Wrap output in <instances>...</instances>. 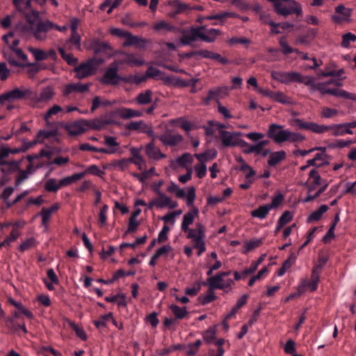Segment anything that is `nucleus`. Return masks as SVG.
<instances>
[{"mask_svg":"<svg viewBox=\"0 0 356 356\" xmlns=\"http://www.w3.org/2000/svg\"><path fill=\"white\" fill-rule=\"evenodd\" d=\"M302 75L297 72H279L273 71L271 77L282 83H300Z\"/></svg>","mask_w":356,"mask_h":356,"instance_id":"nucleus-5","label":"nucleus"},{"mask_svg":"<svg viewBox=\"0 0 356 356\" xmlns=\"http://www.w3.org/2000/svg\"><path fill=\"white\" fill-rule=\"evenodd\" d=\"M339 114V111L329 107H323L321 111V116L323 118H332Z\"/></svg>","mask_w":356,"mask_h":356,"instance_id":"nucleus-50","label":"nucleus"},{"mask_svg":"<svg viewBox=\"0 0 356 356\" xmlns=\"http://www.w3.org/2000/svg\"><path fill=\"white\" fill-rule=\"evenodd\" d=\"M294 124L300 129L309 130L318 134H323L327 131H332V135L334 136L353 134L352 130L347 128L346 123L324 125L318 124L313 122H307L300 118H296L294 120Z\"/></svg>","mask_w":356,"mask_h":356,"instance_id":"nucleus-1","label":"nucleus"},{"mask_svg":"<svg viewBox=\"0 0 356 356\" xmlns=\"http://www.w3.org/2000/svg\"><path fill=\"white\" fill-rule=\"evenodd\" d=\"M2 39L11 50L16 49L19 44V38H15L13 32H9L8 34L4 35Z\"/></svg>","mask_w":356,"mask_h":356,"instance_id":"nucleus-32","label":"nucleus"},{"mask_svg":"<svg viewBox=\"0 0 356 356\" xmlns=\"http://www.w3.org/2000/svg\"><path fill=\"white\" fill-rule=\"evenodd\" d=\"M26 67H29L28 72L29 73L33 76L35 74L38 73L42 69L45 68V65L43 64L39 63H28L26 65Z\"/></svg>","mask_w":356,"mask_h":356,"instance_id":"nucleus-54","label":"nucleus"},{"mask_svg":"<svg viewBox=\"0 0 356 356\" xmlns=\"http://www.w3.org/2000/svg\"><path fill=\"white\" fill-rule=\"evenodd\" d=\"M197 56H199L202 58H210L211 60H217L223 65H227L229 63L227 58L222 57L220 54L206 49L191 51L185 54V57L187 58H191Z\"/></svg>","mask_w":356,"mask_h":356,"instance_id":"nucleus-8","label":"nucleus"},{"mask_svg":"<svg viewBox=\"0 0 356 356\" xmlns=\"http://www.w3.org/2000/svg\"><path fill=\"white\" fill-rule=\"evenodd\" d=\"M29 51L34 56L35 59L37 61H42L48 58V54L46 51L43 50L35 49L33 47H30Z\"/></svg>","mask_w":356,"mask_h":356,"instance_id":"nucleus-49","label":"nucleus"},{"mask_svg":"<svg viewBox=\"0 0 356 356\" xmlns=\"http://www.w3.org/2000/svg\"><path fill=\"white\" fill-rule=\"evenodd\" d=\"M113 120L108 118L105 119H95L93 120H87V129H92L95 130H101L106 125L113 124Z\"/></svg>","mask_w":356,"mask_h":356,"instance_id":"nucleus-19","label":"nucleus"},{"mask_svg":"<svg viewBox=\"0 0 356 356\" xmlns=\"http://www.w3.org/2000/svg\"><path fill=\"white\" fill-rule=\"evenodd\" d=\"M90 47L97 54L106 53L108 51L111 50V47L107 42L101 41L97 38H95L92 40Z\"/></svg>","mask_w":356,"mask_h":356,"instance_id":"nucleus-20","label":"nucleus"},{"mask_svg":"<svg viewBox=\"0 0 356 356\" xmlns=\"http://www.w3.org/2000/svg\"><path fill=\"white\" fill-rule=\"evenodd\" d=\"M193 162V157L189 153H184L177 159V163L181 167H186L187 164Z\"/></svg>","mask_w":356,"mask_h":356,"instance_id":"nucleus-53","label":"nucleus"},{"mask_svg":"<svg viewBox=\"0 0 356 356\" xmlns=\"http://www.w3.org/2000/svg\"><path fill=\"white\" fill-rule=\"evenodd\" d=\"M54 94L55 92L51 87H46L41 91L39 100L41 102H47L54 97Z\"/></svg>","mask_w":356,"mask_h":356,"instance_id":"nucleus-42","label":"nucleus"},{"mask_svg":"<svg viewBox=\"0 0 356 356\" xmlns=\"http://www.w3.org/2000/svg\"><path fill=\"white\" fill-rule=\"evenodd\" d=\"M270 209L268 204L259 206L257 209L251 211V216L254 218L264 219L268 214Z\"/></svg>","mask_w":356,"mask_h":356,"instance_id":"nucleus-31","label":"nucleus"},{"mask_svg":"<svg viewBox=\"0 0 356 356\" xmlns=\"http://www.w3.org/2000/svg\"><path fill=\"white\" fill-rule=\"evenodd\" d=\"M126 128L129 131H141L144 133H149L151 128L143 121L131 122L127 124Z\"/></svg>","mask_w":356,"mask_h":356,"instance_id":"nucleus-26","label":"nucleus"},{"mask_svg":"<svg viewBox=\"0 0 356 356\" xmlns=\"http://www.w3.org/2000/svg\"><path fill=\"white\" fill-rule=\"evenodd\" d=\"M243 149V152L246 154L255 153L256 154H260L261 151L258 145V144L250 145L248 144V146L242 147Z\"/></svg>","mask_w":356,"mask_h":356,"instance_id":"nucleus-62","label":"nucleus"},{"mask_svg":"<svg viewBox=\"0 0 356 356\" xmlns=\"http://www.w3.org/2000/svg\"><path fill=\"white\" fill-rule=\"evenodd\" d=\"M87 120H81L76 121L67 127V131L71 136H79L87 130Z\"/></svg>","mask_w":356,"mask_h":356,"instance_id":"nucleus-16","label":"nucleus"},{"mask_svg":"<svg viewBox=\"0 0 356 356\" xmlns=\"http://www.w3.org/2000/svg\"><path fill=\"white\" fill-rule=\"evenodd\" d=\"M152 92L150 90H147L144 92H140L136 97V102L140 105H146L152 102Z\"/></svg>","mask_w":356,"mask_h":356,"instance_id":"nucleus-33","label":"nucleus"},{"mask_svg":"<svg viewBox=\"0 0 356 356\" xmlns=\"http://www.w3.org/2000/svg\"><path fill=\"white\" fill-rule=\"evenodd\" d=\"M58 51L63 60L70 65H74L78 63V59L73 56L72 54H67L64 49L59 48Z\"/></svg>","mask_w":356,"mask_h":356,"instance_id":"nucleus-45","label":"nucleus"},{"mask_svg":"<svg viewBox=\"0 0 356 356\" xmlns=\"http://www.w3.org/2000/svg\"><path fill=\"white\" fill-rule=\"evenodd\" d=\"M216 156L217 152L215 149H210L204 153L195 154V156L200 163H204L210 159H213Z\"/></svg>","mask_w":356,"mask_h":356,"instance_id":"nucleus-38","label":"nucleus"},{"mask_svg":"<svg viewBox=\"0 0 356 356\" xmlns=\"http://www.w3.org/2000/svg\"><path fill=\"white\" fill-rule=\"evenodd\" d=\"M325 262L323 264H316L312 272L311 280L307 283V286L311 291H314L317 289L318 282L320 281V275L323 269Z\"/></svg>","mask_w":356,"mask_h":356,"instance_id":"nucleus-14","label":"nucleus"},{"mask_svg":"<svg viewBox=\"0 0 356 356\" xmlns=\"http://www.w3.org/2000/svg\"><path fill=\"white\" fill-rule=\"evenodd\" d=\"M198 213V209L197 208H194L193 211H191L184 215L181 225V229L184 232H186L187 230H189V226L193 224L195 218L197 216Z\"/></svg>","mask_w":356,"mask_h":356,"instance_id":"nucleus-18","label":"nucleus"},{"mask_svg":"<svg viewBox=\"0 0 356 356\" xmlns=\"http://www.w3.org/2000/svg\"><path fill=\"white\" fill-rule=\"evenodd\" d=\"M79 174H83V177L87 174H91L101 177L104 175V172L97 165H91L88 167L85 171L79 172Z\"/></svg>","mask_w":356,"mask_h":356,"instance_id":"nucleus-48","label":"nucleus"},{"mask_svg":"<svg viewBox=\"0 0 356 356\" xmlns=\"http://www.w3.org/2000/svg\"><path fill=\"white\" fill-rule=\"evenodd\" d=\"M118 67L116 65H111L105 72L101 82L104 84L116 85L120 81H127V79L118 74Z\"/></svg>","mask_w":356,"mask_h":356,"instance_id":"nucleus-9","label":"nucleus"},{"mask_svg":"<svg viewBox=\"0 0 356 356\" xmlns=\"http://www.w3.org/2000/svg\"><path fill=\"white\" fill-rule=\"evenodd\" d=\"M271 99L282 104H291L292 103L291 98L282 92L274 91Z\"/></svg>","mask_w":356,"mask_h":356,"instance_id":"nucleus-40","label":"nucleus"},{"mask_svg":"<svg viewBox=\"0 0 356 356\" xmlns=\"http://www.w3.org/2000/svg\"><path fill=\"white\" fill-rule=\"evenodd\" d=\"M56 131H54V130H50V131L40 130L37 134L38 140H40L42 139H48L52 136H56Z\"/></svg>","mask_w":356,"mask_h":356,"instance_id":"nucleus-61","label":"nucleus"},{"mask_svg":"<svg viewBox=\"0 0 356 356\" xmlns=\"http://www.w3.org/2000/svg\"><path fill=\"white\" fill-rule=\"evenodd\" d=\"M96 68L94 65L92 60H88L85 63H81L79 65L74 68L76 77L79 79H83L92 75Z\"/></svg>","mask_w":356,"mask_h":356,"instance_id":"nucleus-11","label":"nucleus"},{"mask_svg":"<svg viewBox=\"0 0 356 356\" xmlns=\"http://www.w3.org/2000/svg\"><path fill=\"white\" fill-rule=\"evenodd\" d=\"M26 19L35 38L38 40H45L47 33L54 29V24L51 21L39 20V13L37 11H33L32 15H26Z\"/></svg>","mask_w":356,"mask_h":356,"instance_id":"nucleus-2","label":"nucleus"},{"mask_svg":"<svg viewBox=\"0 0 356 356\" xmlns=\"http://www.w3.org/2000/svg\"><path fill=\"white\" fill-rule=\"evenodd\" d=\"M216 330L214 327H209L202 333L204 341L207 343H211L215 341Z\"/></svg>","mask_w":356,"mask_h":356,"instance_id":"nucleus-43","label":"nucleus"},{"mask_svg":"<svg viewBox=\"0 0 356 356\" xmlns=\"http://www.w3.org/2000/svg\"><path fill=\"white\" fill-rule=\"evenodd\" d=\"M356 41V35L351 33H346L343 35L341 45L343 47H348L351 42Z\"/></svg>","mask_w":356,"mask_h":356,"instance_id":"nucleus-58","label":"nucleus"},{"mask_svg":"<svg viewBox=\"0 0 356 356\" xmlns=\"http://www.w3.org/2000/svg\"><path fill=\"white\" fill-rule=\"evenodd\" d=\"M117 113L122 119H129L132 118L140 117L143 115V112L138 110H134L129 108L122 107L118 109Z\"/></svg>","mask_w":356,"mask_h":356,"instance_id":"nucleus-23","label":"nucleus"},{"mask_svg":"<svg viewBox=\"0 0 356 356\" xmlns=\"http://www.w3.org/2000/svg\"><path fill=\"white\" fill-rule=\"evenodd\" d=\"M153 29L155 31L157 32L161 31L163 30H165L168 32H177L178 30L177 26L172 25L164 20L155 23Z\"/></svg>","mask_w":356,"mask_h":356,"instance_id":"nucleus-28","label":"nucleus"},{"mask_svg":"<svg viewBox=\"0 0 356 356\" xmlns=\"http://www.w3.org/2000/svg\"><path fill=\"white\" fill-rule=\"evenodd\" d=\"M123 63L128 64L131 66H141L144 64V60L136 57L133 54H127L123 60Z\"/></svg>","mask_w":356,"mask_h":356,"instance_id":"nucleus-39","label":"nucleus"},{"mask_svg":"<svg viewBox=\"0 0 356 356\" xmlns=\"http://www.w3.org/2000/svg\"><path fill=\"white\" fill-rule=\"evenodd\" d=\"M265 257H266V254H263L258 259L257 261L252 262L249 268H246L243 270V275L244 276H248V275H250V274L253 273L254 271H256L258 266L264 261Z\"/></svg>","mask_w":356,"mask_h":356,"instance_id":"nucleus-44","label":"nucleus"},{"mask_svg":"<svg viewBox=\"0 0 356 356\" xmlns=\"http://www.w3.org/2000/svg\"><path fill=\"white\" fill-rule=\"evenodd\" d=\"M90 83L82 84L81 83H73L65 85L63 90V95L65 97H69L74 92L84 93L88 91Z\"/></svg>","mask_w":356,"mask_h":356,"instance_id":"nucleus-12","label":"nucleus"},{"mask_svg":"<svg viewBox=\"0 0 356 356\" xmlns=\"http://www.w3.org/2000/svg\"><path fill=\"white\" fill-rule=\"evenodd\" d=\"M35 241L33 238H28L19 245V250L21 252H24L29 250V248L35 246Z\"/></svg>","mask_w":356,"mask_h":356,"instance_id":"nucleus-64","label":"nucleus"},{"mask_svg":"<svg viewBox=\"0 0 356 356\" xmlns=\"http://www.w3.org/2000/svg\"><path fill=\"white\" fill-rule=\"evenodd\" d=\"M286 154L284 150L274 152L270 154L268 164L270 167H274L286 159Z\"/></svg>","mask_w":356,"mask_h":356,"instance_id":"nucleus-24","label":"nucleus"},{"mask_svg":"<svg viewBox=\"0 0 356 356\" xmlns=\"http://www.w3.org/2000/svg\"><path fill=\"white\" fill-rule=\"evenodd\" d=\"M33 92L30 89L19 88H14L12 90L4 92L0 95V104L13 102L17 100L26 99L32 97Z\"/></svg>","mask_w":356,"mask_h":356,"instance_id":"nucleus-3","label":"nucleus"},{"mask_svg":"<svg viewBox=\"0 0 356 356\" xmlns=\"http://www.w3.org/2000/svg\"><path fill=\"white\" fill-rule=\"evenodd\" d=\"M329 207L325 205H321L317 210L313 211L308 217L307 222H312L314 221L319 220L324 213H325L328 210Z\"/></svg>","mask_w":356,"mask_h":356,"instance_id":"nucleus-30","label":"nucleus"},{"mask_svg":"<svg viewBox=\"0 0 356 356\" xmlns=\"http://www.w3.org/2000/svg\"><path fill=\"white\" fill-rule=\"evenodd\" d=\"M131 161H132V159H122L120 160L113 161L111 165L114 168H117L121 170H124L131 163Z\"/></svg>","mask_w":356,"mask_h":356,"instance_id":"nucleus-51","label":"nucleus"},{"mask_svg":"<svg viewBox=\"0 0 356 356\" xmlns=\"http://www.w3.org/2000/svg\"><path fill=\"white\" fill-rule=\"evenodd\" d=\"M213 289H211L209 287V290L208 291L207 293L202 297L201 302L203 305H207L213 301H214L216 299V296L214 294Z\"/></svg>","mask_w":356,"mask_h":356,"instance_id":"nucleus-60","label":"nucleus"},{"mask_svg":"<svg viewBox=\"0 0 356 356\" xmlns=\"http://www.w3.org/2000/svg\"><path fill=\"white\" fill-rule=\"evenodd\" d=\"M335 11L338 15H334L332 16V19L335 23H341L343 21L348 20V18L351 15L350 10L345 8L343 5H339L337 6Z\"/></svg>","mask_w":356,"mask_h":356,"instance_id":"nucleus-17","label":"nucleus"},{"mask_svg":"<svg viewBox=\"0 0 356 356\" xmlns=\"http://www.w3.org/2000/svg\"><path fill=\"white\" fill-rule=\"evenodd\" d=\"M124 38L126 40L124 42V46L125 47L136 45L140 47H144L146 44V40L145 39L134 36L129 32L126 34V37Z\"/></svg>","mask_w":356,"mask_h":356,"instance_id":"nucleus-22","label":"nucleus"},{"mask_svg":"<svg viewBox=\"0 0 356 356\" xmlns=\"http://www.w3.org/2000/svg\"><path fill=\"white\" fill-rule=\"evenodd\" d=\"M69 325L75 332L76 336L82 340L87 339V334L83 328L79 327L74 322L70 321Z\"/></svg>","mask_w":356,"mask_h":356,"instance_id":"nucleus-52","label":"nucleus"},{"mask_svg":"<svg viewBox=\"0 0 356 356\" xmlns=\"http://www.w3.org/2000/svg\"><path fill=\"white\" fill-rule=\"evenodd\" d=\"M76 29L77 28L75 24L72 25V34L69 39V42L79 48L81 45V37L77 33Z\"/></svg>","mask_w":356,"mask_h":356,"instance_id":"nucleus-47","label":"nucleus"},{"mask_svg":"<svg viewBox=\"0 0 356 356\" xmlns=\"http://www.w3.org/2000/svg\"><path fill=\"white\" fill-rule=\"evenodd\" d=\"M262 243V239H256L253 241H249L245 243L244 253H247L254 248L259 247Z\"/></svg>","mask_w":356,"mask_h":356,"instance_id":"nucleus-57","label":"nucleus"},{"mask_svg":"<svg viewBox=\"0 0 356 356\" xmlns=\"http://www.w3.org/2000/svg\"><path fill=\"white\" fill-rule=\"evenodd\" d=\"M40 215L42 216V225L45 228H48L51 214L47 211V208L43 207Z\"/></svg>","mask_w":356,"mask_h":356,"instance_id":"nucleus-56","label":"nucleus"},{"mask_svg":"<svg viewBox=\"0 0 356 356\" xmlns=\"http://www.w3.org/2000/svg\"><path fill=\"white\" fill-rule=\"evenodd\" d=\"M83 177V174L75 173L71 176H68L63 179H61L58 181V184H59L58 186H60V188L62 187L69 186V185L72 184V183L82 179Z\"/></svg>","mask_w":356,"mask_h":356,"instance_id":"nucleus-34","label":"nucleus"},{"mask_svg":"<svg viewBox=\"0 0 356 356\" xmlns=\"http://www.w3.org/2000/svg\"><path fill=\"white\" fill-rule=\"evenodd\" d=\"M282 140H284V142H298L302 141L305 140V137L301 134L297 132H293L289 130H287L286 132H283Z\"/></svg>","mask_w":356,"mask_h":356,"instance_id":"nucleus-27","label":"nucleus"},{"mask_svg":"<svg viewBox=\"0 0 356 356\" xmlns=\"http://www.w3.org/2000/svg\"><path fill=\"white\" fill-rule=\"evenodd\" d=\"M302 81H301L300 83H304L305 86H309L311 92L318 90L320 82L315 83L314 77L302 75Z\"/></svg>","mask_w":356,"mask_h":356,"instance_id":"nucleus-35","label":"nucleus"},{"mask_svg":"<svg viewBox=\"0 0 356 356\" xmlns=\"http://www.w3.org/2000/svg\"><path fill=\"white\" fill-rule=\"evenodd\" d=\"M58 182H57L56 179L51 178L49 179L44 184V189L47 192H53L56 193L59 189L60 186Z\"/></svg>","mask_w":356,"mask_h":356,"instance_id":"nucleus-46","label":"nucleus"},{"mask_svg":"<svg viewBox=\"0 0 356 356\" xmlns=\"http://www.w3.org/2000/svg\"><path fill=\"white\" fill-rule=\"evenodd\" d=\"M209 287L211 289H222L225 290L227 289H231L232 286L234 284V280L232 279H227L225 280L223 278V281L220 282H214L213 281H208Z\"/></svg>","mask_w":356,"mask_h":356,"instance_id":"nucleus-25","label":"nucleus"},{"mask_svg":"<svg viewBox=\"0 0 356 356\" xmlns=\"http://www.w3.org/2000/svg\"><path fill=\"white\" fill-rule=\"evenodd\" d=\"M239 132H230L228 131H221L220 133V138L222 142V145L225 147L240 146L244 147L248 146V143L243 140L238 139L237 136H240Z\"/></svg>","mask_w":356,"mask_h":356,"instance_id":"nucleus-4","label":"nucleus"},{"mask_svg":"<svg viewBox=\"0 0 356 356\" xmlns=\"http://www.w3.org/2000/svg\"><path fill=\"white\" fill-rule=\"evenodd\" d=\"M205 228L201 223H197L195 229H189L187 233V238L191 239L194 243L197 241L204 239L205 237Z\"/></svg>","mask_w":356,"mask_h":356,"instance_id":"nucleus-15","label":"nucleus"},{"mask_svg":"<svg viewBox=\"0 0 356 356\" xmlns=\"http://www.w3.org/2000/svg\"><path fill=\"white\" fill-rule=\"evenodd\" d=\"M169 308L177 319H183L188 314L186 307H180L177 305H171Z\"/></svg>","mask_w":356,"mask_h":356,"instance_id":"nucleus-37","label":"nucleus"},{"mask_svg":"<svg viewBox=\"0 0 356 356\" xmlns=\"http://www.w3.org/2000/svg\"><path fill=\"white\" fill-rule=\"evenodd\" d=\"M173 10L170 13L171 17H175L178 14L182 13L188 9V6L176 1L172 4Z\"/></svg>","mask_w":356,"mask_h":356,"instance_id":"nucleus-36","label":"nucleus"},{"mask_svg":"<svg viewBox=\"0 0 356 356\" xmlns=\"http://www.w3.org/2000/svg\"><path fill=\"white\" fill-rule=\"evenodd\" d=\"M229 88L227 86L216 87L208 91L207 96L202 98L203 105L209 106L211 101H216L218 104L220 98L229 95Z\"/></svg>","mask_w":356,"mask_h":356,"instance_id":"nucleus-6","label":"nucleus"},{"mask_svg":"<svg viewBox=\"0 0 356 356\" xmlns=\"http://www.w3.org/2000/svg\"><path fill=\"white\" fill-rule=\"evenodd\" d=\"M337 97H341L346 99H354L353 93L348 92L339 88H331L330 94Z\"/></svg>","mask_w":356,"mask_h":356,"instance_id":"nucleus-41","label":"nucleus"},{"mask_svg":"<svg viewBox=\"0 0 356 356\" xmlns=\"http://www.w3.org/2000/svg\"><path fill=\"white\" fill-rule=\"evenodd\" d=\"M287 129H283V126L277 124H271L267 131V136L273 140L276 143H282L284 140H282L283 132H286Z\"/></svg>","mask_w":356,"mask_h":356,"instance_id":"nucleus-13","label":"nucleus"},{"mask_svg":"<svg viewBox=\"0 0 356 356\" xmlns=\"http://www.w3.org/2000/svg\"><path fill=\"white\" fill-rule=\"evenodd\" d=\"M202 30L200 29L201 40L207 42H213L220 33V31L216 29H210L207 31L206 33H204Z\"/></svg>","mask_w":356,"mask_h":356,"instance_id":"nucleus-29","label":"nucleus"},{"mask_svg":"<svg viewBox=\"0 0 356 356\" xmlns=\"http://www.w3.org/2000/svg\"><path fill=\"white\" fill-rule=\"evenodd\" d=\"M108 210V207L106 204H104L100 209V212L99 214V222L101 226H104L106 223L107 220V212Z\"/></svg>","mask_w":356,"mask_h":356,"instance_id":"nucleus-59","label":"nucleus"},{"mask_svg":"<svg viewBox=\"0 0 356 356\" xmlns=\"http://www.w3.org/2000/svg\"><path fill=\"white\" fill-rule=\"evenodd\" d=\"M195 170L197 174V177L200 179L203 178L207 174V165L204 163H200L199 165L195 166Z\"/></svg>","mask_w":356,"mask_h":356,"instance_id":"nucleus-63","label":"nucleus"},{"mask_svg":"<svg viewBox=\"0 0 356 356\" xmlns=\"http://www.w3.org/2000/svg\"><path fill=\"white\" fill-rule=\"evenodd\" d=\"M204 26L191 27L188 31L184 30L183 35L180 39V42L183 45H191L193 42L198 38L201 39L200 29H204Z\"/></svg>","mask_w":356,"mask_h":356,"instance_id":"nucleus-10","label":"nucleus"},{"mask_svg":"<svg viewBox=\"0 0 356 356\" xmlns=\"http://www.w3.org/2000/svg\"><path fill=\"white\" fill-rule=\"evenodd\" d=\"M156 200L157 207L159 208L165 207L171 202V198L164 193H161L160 195H159V197L156 198Z\"/></svg>","mask_w":356,"mask_h":356,"instance_id":"nucleus-55","label":"nucleus"},{"mask_svg":"<svg viewBox=\"0 0 356 356\" xmlns=\"http://www.w3.org/2000/svg\"><path fill=\"white\" fill-rule=\"evenodd\" d=\"M159 140L164 146L175 147L184 140L183 136L172 129H166L159 137Z\"/></svg>","mask_w":356,"mask_h":356,"instance_id":"nucleus-7","label":"nucleus"},{"mask_svg":"<svg viewBox=\"0 0 356 356\" xmlns=\"http://www.w3.org/2000/svg\"><path fill=\"white\" fill-rule=\"evenodd\" d=\"M145 152L150 159L154 160H159L166 157V155L162 153L160 149L156 147L153 143H149L146 145Z\"/></svg>","mask_w":356,"mask_h":356,"instance_id":"nucleus-21","label":"nucleus"}]
</instances>
